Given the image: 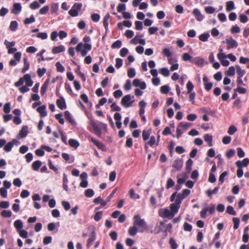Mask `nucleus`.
I'll use <instances>...</instances> for the list:
<instances>
[{
  "label": "nucleus",
  "mask_w": 249,
  "mask_h": 249,
  "mask_svg": "<svg viewBox=\"0 0 249 249\" xmlns=\"http://www.w3.org/2000/svg\"><path fill=\"white\" fill-rule=\"evenodd\" d=\"M21 10V6L19 3H16L13 5V13L18 14Z\"/></svg>",
  "instance_id": "obj_25"
},
{
  "label": "nucleus",
  "mask_w": 249,
  "mask_h": 249,
  "mask_svg": "<svg viewBox=\"0 0 249 249\" xmlns=\"http://www.w3.org/2000/svg\"><path fill=\"white\" fill-rule=\"evenodd\" d=\"M56 104L57 107L61 110L66 108L65 101L63 97H61L60 99H57Z\"/></svg>",
  "instance_id": "obj_8"
},
{
  "label": "nucleus",
  "mask_w": 249,
  "mask_h": 249,
  "mask_svg": "<svg viewBox=\"0 0 249 249\" xmlns=\"http://www.w3.org/2000/svg\"><path fill=\"white\" fill-rule=\"evenodd\" d=\"M191 126V124L190 123L181 122L178 125V126L182 128L184 131H185L188 128L190 127Z\"/></svg>",
  "instance_id": "obj_39"
},
{
  "label": "nucleus",
  "mask_w": 249,
  "mask_h": 249,
  "mask_svg": "<svg viewBox=\"0 0 249 249\" xmlns=\"http://www.w3.org/2000/svg\"><path fill=\"white\" fill-rule=\"evenodd\" d=\"M158 213L159 215L162 218L172 219L174 217L172 213L167 208L160 209Z\"/></svg>",
  "instance_id": "obj_3"
},
{
  "label": "nucleus",
  "mask_w": 249,
  "mask_h": 249,
  "mask_svg": "<svg viewBox=\"0 0 249 249\" xmlns=\"http://www.w3.org/2000/svg\"><path fill=\"white\" fill-rule=\"evenodd\" d=\"M193 14L198 21H200L204 18V17L200 13V10L197 8H195L193 10Z\"/></svg>",
  "instance_id": "obj_10"
},
{
  "label": "nucleus",
  "mask_w": 249,
  "mask_h": 249,
  "mask_svg": "<svg viewBox=\"0 0 249 249\" xmlns=\"http://www.w3.org/2000/svg\"><path fill=\"white\" fill-rule=\"evenodd\" d=\"M169 244L172 249H177L178 247V245L176 241L173 238L170 239Z\"/></svg>",
  "instance_id": "obj_41"
},
{
  "label": "nucleus",
  "mask_w": 249,
  "mask_h": 249,
  "mask_svg": "<svg viewBox=\"0 0 249 249\" xmlns=\"http://www.w3.org/2000/svg\"><path fill=\"white\" fill-rule=\"evenodd\" d=\"M65 50V48L64 46L62 45H60L58 46L53 47L52 49V52L53 54H57L64 52Z\"/></svg>",
  "instance_id": "obj_15"
},
{
  "label": "nucleus",
  "mask_w": 249,
  "mask_h": 249,
  "mask_svg": "<svg viewBox=\"0 0 249 249\" xmlns=\"http://www.w3.org/2000/svg\"><path fill=\"white\" fill-rule=\"evenodd\" d=\"M193 160L189 159H188L186 163V170L187 172V173H189L192 170V166L193 164Z\"/></svg>",
  "instance_id": "obj_27"
},
{
  "label": "nucleus",
  "mask_w": 249,
  "mask_h": 249,
  "mask_svg": "<svg viewBox=\"0 0 249 249\" xmlns=\"http://www.w3.org/2000/svg\"><path fill=\"white\" fill-rule=\"evenodd\" d=\"M150 132L148 130H144L142 131V137L144 141H146L148 139L150 136Z\"/></svg>",
  "instance_id": "obj_48"
},
{
  "label": "nucleus",
  "mask_w": 249,
  "mask_h": 249,
  "mask_svg": "<svg viewBox=\"0 0 249 249\" xmlns=\"http://www.w3.org/2000/svg\"><path fill=\"white\" fill-rule=\"evenodd\" d=\"M46 69L45 68H43L42 69L38 68L37 70V75L39 77H41L46 72Z\"/></svg>",
  "instance_id": "obj_47"
},
{
  "label": "nucleus",
  "mask_w": 249,
  "mask_h": 249,
  "mask_svg": "<svg viewBox=\"0 0 249 249\" xmlns=\"http://www.w3.org/2000/svg\"><path fill=\"white\" fill-rule=\"evenodd\" d=\"M82 7V4L81 3H75L71 8L69 11V15L72 17L78 16V12L81 10Z\"/></svg>",
  "instance_id": "obj_2"
},
{
  "label": "nucleus",
  "mask_w": 249,
  "mask_h": 249,
  "mask_svg": "<svg viewBox=\"0 0 249 249\" xmlns=\"http://www.w3.org/2000/svg\"><path fill=\"white\" fill-rule=\"evenodd\" d=\"M110 108L113 111H120L121 110V107L117 106L115 102L110 105Z\"/></svg>",
  "instance_id": "obj_44"
},
{
  "label": "nucleus",
  "mask_w": 249,
  "mask_h": 249,
  "mask_svg": "<svg viewBox=\"0 0 249 249\" xmlns=\"http://www.w3.org/2000/svg\"><path fill=\"white\" fill-rule=\"evenodd\" d=\"M234 91L238 92L240 94H245L247 92V90L244 88L238 87L236 89H234Z\"/></svg>",
  "instance_id": "obj_52"
},
{
  "label": "nucleus",
  "mask_w": 249,
  "mask_h": 249,
  "mask_svg": "<svg viewBox=\"0 0 249 249\" xmlns=\"http://www.w3.org/2000/svg\"><path fill=\"white\" fill-rule=\"evenodd\" d=\"M41 162L39 160L34 161L32 165L33 169L35 171L38 170L41 165Z\"/></svg>",
  "instance_id": "obj_28"
},
{
  "label": "nucleus",
  "mask_w": 249,
  "mask_h": 249,
  "mask_svg": "<svg viewBox=\"0 0 249 249\" xmlns=\"http://www.w3.org/2000/svg\"><path fill=\"white\" fill-rule=\"evenodd\" d=\"M0 214L2 216L4 217H10L12 216V212L10 211L3 210Z\"/></svg>",
  "instance_id": "obj_45"
},
{
  "label": "nucleus",
  "mask_w": 249,
  "mask_h": 249,
  "mask_svg": "<svg viewBox=\"0 0 249 249\" xmlns=\"http://www.w3.org/2000/svg\"><path fill=\"white\" fill-rule=\"evenodd\" d=\"M129 194L130 195V197L133 199H139L140 198V196L138 194H135V191L133 189H130L129 191Z\"/></svg>",
  "instance_id": "obj_40"
},
{
  "label": "nucleus",
  "mask_w": 249,
  "mask_h": 249,
  "mask_svg": "<svg viewBox=\"0 0 249 249\" xmlns=\"http://www.w3.org/2000/svg\"><path fill=\"white\" fill-rule=\"evenodd\" d=\"M134 100L131 101V95L129 94L124 96L121 100V104L125 108L131 106Z\"/></svg>",
  "instance_id": "obj_4"
},
{
  "label": "nucleus",
  "mask_w": 249,
  "mask_h": 249,
  "mask_svg": "<svg viewBox=\"0 0 249 249\" xmlns=\"http://www.w3.org/2000/svg\"><path fill=\"white\" fill-rule=\"evenodd\" d=\"M210 36V35L208 33H204L199 36V39L203 42L207 41L208 38Z\"/></svg>",
  "instance_id": "obj_33"
},
{
  "label": "nucleus",
  "mask_w": 249,
  "mask_h": 249,
  "mask_svg": "<svg viewBox=\"0 0 249 249\" xmlns=\"http://www.w3.org/2000/svg\"><path fill=\"white\" fill-rule=\"evenodd\" d=\"M237 161L240 162V166L242 167L243 166L246 167L249 164V159L248 158H245L242 161L240 160H238Z\"/></svg>",
  "instance_id": "obj_56"
},
{
  "label": "nucleus",
  "mask_w": 249,
  "mask_h": 249,
  "mask_svg": "<svg viewBox=\"0 0 249 249\" xmlns=\"http://www.w3.org/2000/svg\"><path fill=\"white\" fill-rule=\"evenodd\" d=\"M203 81L204 83V85L205 87V89L207 91H209L212 88L213 83L211 82H208V78L206 76H204L203 77Z\"/></svg>",
  "instance_id": "obj_11"
},
{
  "label": "nucleus",
  "mask_w": 249,
  "mask_h": 249,
  "mask_svg": "<svg viewBox=\"0 0 249 249\" xmlns=\"http://www.w3.org/2000/svg\"><path fill=\"white\" fill-rule=\"evenodd\" d=\"M234 9L235 6L233 1L230 0L226 2V9L227 12L231 11Z\"/></svg>",
  "instance_id": "obj_19"
},
{
  "label": "nucleus",
  "mask_w": 249,
  "mask_h": 249,
  "mask_svg": "<svg viewBox=\"0 0 249 249\" xmlns=\"http://www.w3.org/2000/svg\"><path fill=\"white\" fill-rule=\"evenodd\" d=\"M227 74L231 76L235 74V68L233 66H231L229 68L227 71Z\"/></svg>",
  "instance_id": "obj_57"
},
{
  "label": "nucleus",
  "mask_w": 249,
  "mask_h": 249,
  "mask_svg": "<svg viewBox=\"0 0 249 249\" xmlns=\"http://www.w3.org/2000/svg\"><path fill=\"white\" fill-rule=\"evenodd\" d=\"M170 90V88L167 85H164L160 87V92L163 94H167Z\"/></svg>",
  "instance_id": "obj_49"
},
{
  "label": "nucleus",
  "mask_w": 249,
  "mask_h": 249,
  "mask_svg": "<svg viewBox=\"0 0 249 249\" xmlns=\"http://www.w3.org/2000/svg\"><path fill=\"white\" fill-rule=\"evenodd\" d=\"M96 235L95 231H92L91 233L90 237L88 239L87 241V246L88 248H90L91 246L92 242L95 240Z\"/></svg>",
  "instance_id": "obj_18"
},
{
  "label": "nucleus",
  "mask_w": 249,
  "mask_h": 249,
  "mask_svg": "<svg viewBox=\"0 0 249 249\" xmlns=\"http://www.w3.org/2000/svg\"><path fill=\"white\" fill-rule=\"evenodd\" d=\"M49 83V79H47L46 80L44 84L42 85L41 89H40V93L41 95H44L47 89L48 86V84Z\"/></svg>",
  "instance_id": "obj_22"
},
{
  "label": "nucleus",
  "mask_w": 249,
  "mask_h": 249,
  "mask_svg": "<svg viewBox=\"0 0 249 249\" xmlns=\"http://www.w3.org/2000/svg\"><path fill=\"white\" fill-rule=\"evenodd\" d=\"M110 18V15L109 14H107L104 17L103 19V25L106 29V32H107L108 30V21Z\"/></svg>",
  "instance_id": "obj_26"
},
{
  "label": "nucleus",
  "mask_w": 249,
  "mask_h": 249,
  "mask_svg": "<svg viewBox=\"0 0 249 249\" xmlns=\"http://www.w3.org/2000/svg\"><path fill=\"white\" fill-rule=\"evenodd\" d=\"M175 185V182L172 178H168L167 180L166 188L169 189Z\"/></svg>",
  "instance_id": "obj_60"
},
{
  "label": "nucleus",
  "mask_w": 249,
  "mask_h": 249,
  "mask_svg": "<svg viewBox=\"0 0 249 249\" xmlns=\"http://www.w3.org/2000/svg\"><path fill=\"white\" fill-rule=\"evenodd\" d=\"M143 36L142 35H136L134 38L131 40V43L133 44H137L138 43L144 45L145 44V40L144 39L141 38Z\"/></svg>",
  "instance_id": "obj_6"
},
{
  "label": "nucleus",
  "mask_w": 249,
  "mask_h": 249,
  "mask_svg": "<svg viewBox=\"0 0 249 249\" xmlns=\"http://www.w3.org/2000/svg\"><path fill=\"white\" fill-rule=\"evenodd\" d=\"M23 62H24V66L22 69L21 72L22 73H25L27 70H29L30 67V63L28 61V59L27 57H25L23 58Z\"/></svg>",
  "instance_id": "obj_20"
},
{
  "label": "nucleus",
  "mask_w": 249,
  "mask_h": 249,
  "mask_svg": "<svg viewBox=\"0 0 249 249\" xmlns=\"http://www.w3.org/2000/svg\"><path fill=\"white\" fill-rule=\"evenodd\" d=\"M37 111L39 113L41 117H44L47 116V112L46 111V106L42 105L36 109Z\"/></svg>",
  "instance_id": "obj_16"
},
{
  "label": "nucleus",
  "mask_w": 249,
  "mask_h": 249,
  "mask_svg": "<svg viewBox=\"0 0 249 249\" xmlns=\"http://www.w3.org/2000/svg\"><path fill=\"white\" fill-rule=\"evenodd\" d=\"M184 199L185 198H183V196L181 195V194L179 193L178 194H177L175 203L180 205L182 200Z\"/></svg>",
  "instance_id": "obj_38"
},
{
  "label": "nucleus",
  "mask_w": 249,
  "mask_h": 249,
  "mask_svg": "<svg viewBox=\"0 0 249 249\" xmlns=\"http://www.w3.org/2000/svg\"><path fill=\"white\" fill-rule=\"evenodd\" d=\"M55 66L57 71L60 72H63L64 71L65 68L60 62H57L55 64Z\"/></svg>",
  "instance_id": "obj_37"
},
{
  "label": "nucleus",
  "mask_w": 249,
  "mask_h": 249,
  "mask_svg": "<svg viewBox=\"0 0 249 249\" xmlns=\"http://www.w3.org/2000/svg\"><path fill=\"white\" fill-rule=\"evenodd\" d=\"M28 127L26 125L22 126L19 133V135L21 138H24L27 136L28 133Z\"/></svg>",
  "instance_id": "obj_17"
},
{
  "label": "nucleus",
  "mask_w": 249,
  "mask_h": 249,
  "mask_svg": "<svg viewBox=\"0 0 249 249\" xmlns=\"http://www.w3.org/2000/svg\"><path fill=\"white\" fill-rule=\"evenodd\" d=\"M24 82H25L26 85L27 87H31L33 84V81L31 79V77L29 74H25L23 77Z\"/></svg>",
  "instance_id": "obj_13"
},
{
  "label": "nucleus",
  "mask_w": 249,
  "mask_h": 249,
  "mask_svg": "<svg viewBox=\"0 0 249 249\" xmlns=\"http://www.w3.org/2000/svg\"><path fill=\"white\" fill-rule=\"evenodd\" d=\"M117 10L119 13L124 11L125 10V5L124 3H119L117 7Z\"/></svg>",
  "instance_id": "obj_61"
},
{
  "label": "nucleus",
  "mask_w": 249,
  "mask_h": 249,
  "mask_svg": "<svg viewBox=\"0 0 249 249\" xmlns=\"http://www.w3.org/2000/svg\"><path fill=\"white\" fill-rule=\"evenodd\" d=\"M160 73L164 76L167 77L169 75V71L168 69L162 68L160 70Z\"/></svg>",
  "instance_id": "obj_53"
},
{
  "label": "nucleus",
  "mask_w": 249,
  "mask_h": 249,
  "mask_svg": "<svg viewBox=\"0 0 249 249\" xmlns=\"http://www.w3.org/2000/svg\"><path fill=\"white\" fill-rule=\"evenodd\" d=\"M180 205H178L176 203H173L170 204V211L172 213L173 215L174 216L175 214L177 213L179 209Z\"/></svg>",
  "instance_id": "obj_14"
},
{
  "label": "nucleus",
  "mask_w": 249,
  "mask_h": 249,
  "mask_svg": "<svg viewBox=\"0 0 249 249\" xmlns=\"http://www.w3.org/2000/svg\"><path fill=\"white\" fill-rule=\"evenodd\" d=\"M136 73L135 70L133 68H130L127 71V75L129 78H133L135 76Z\"/></svg>",
  "instance_id": "obj_63"
},
{
  "label": "nucleus",
  "mask_w": 249,
  "mask_h": 249,
  "mask_svg": "<svg viewBox=\"0 0 249 249\" xmlns=\"http://www.w3.org/2000/svg\"><path fill=\"white\" fill-rule=\"evenodd\" d=\"M192 63L197 65H202L203 63V59L197 57L192 59Z\"/></svg>",
  "instance_id": "obj_36"
},
{
  "label": "nucleus",
  "mask_w": 249,
  "mask_h": 249,
  "mask_svg": "<svg viewBox=\"0 0 249 249\" xmlns=\"http://www.w3.org/2000/svg\"><path fill=\"white\" fill-rule=\"evenodd\" d=\"M11 107L10 103H6L3 107V111L5 113L8 114L10 112Z\"/></svg>",
  "instance_id": "obj_58"
},
{
  "label": "nucleus",
  "mask_w": 249,
  "mask_h": 249,
  "mask_svg": "<svg viewBox=\"0 0 249 249\" xmlns=\"http://www.w3.org/2000/svg\"><path fill=\"white\" fill-rule=\"evenodd\" d=\"M182 59L185 61H190L192 62V56L188 53H184L182 55Z\"/></svg>",
  "instance_id": "obj_54"
},
{
  "label": "nucleus",
  "mask_w": 249,
  "mask_h": 249,
  "mask_svg": "<svg viewBox=\"0 0 249 249\" xmlns=\"http://www.w3.org/2000/svg\"><path fill=\"white\" fill-rule=\"evenodd\" d=\"M231 138L230 136H224L222 139V142L225 144H229L231 142Z\"/></svg>",
  "instance_id": "obj_64"
},
{
  "label": "nucleus",
  "mask_w": 249,
  "mask_h": 249,
  "mask_svg": "<svg viewBox=\"0 0 249 249\" xmlns=\"http://www.w3.org/2000/svg\"><path fill=\"white\" fill-rule=\"evenodd\" d=\"M91 141L98 148V149L104 152H106L107 151V149L105 145L102 142L95 140L94 138H91Z\"/></svg>",
  "instance_id": "obj_7"
},
{
  "label": "nucleus",
  "mask_w": 249,
  "mask_h": 249,
  "mask_svg": "<svg viewBox=\"0 0 249 249\" xmlns=\"http://www.w3.org/2000/svg\"><path fill=\"white\" fill-rule=\"evenodd\" d=\"M226 42L227 44V49L236 48L238 46L237 42L231 37L226 39Z\"/></svg>",
  "instance_id": "obj_5"
},
{
  "label": "nucleus",
  "mask_w": 249,
  "mask_h": 249,
  "mask_svg": "<svg viewBox=\"0 0 249 249\" xmlns=\"http://www.w3.org/2000/svg\"><path fill=\"white\" fill-rule=\"evenodd\" d=\"M18 142L16 139H13L12 141L8 142L4 147V150L6 152H9L11 150L14 144Z\"/></svg>",
  "instance_id": "obj_12"
},
{
  "label": "nucleus",
  "mask_w": 249,
  "mask_h": 249,
  "mask_svg": "<svg viewBox=\"0 0 249 249\" xmlns=\"http://www.w3.org/2000/svg\"><path fill=\"white\" fill-rule=\"evenodd\" d=\"M122 44V41L120 40H117L112 44L111 47L112 49H119L121 47Z\"/></svg>",
  "instance_id": "obj_35"
},
{
  "label": "nucleus",
  "mask_w": 249,
  "mask_h": 249,
  "mask_svg": "<svg viewBox=\"0 0 249 249\" xmlns=\"http://www.w3.org/2000/svg\"><path fill=\"white\" fill-rule=\"evenodd\" d=\"M231 32L232 34L238 33L240 32V29L237 25H235L231 27Z\"/></svg>",
  "instance_id": "obj_62"
},
{
  "label": "nucleus",
  "mask_w": 249,
  "mask_h": 249,
  "mask_svg": "<svg viewBox=\"0 0 249 249\" xmlns=\"http://www.w3.org/2000/svg\"><path fill=\"white\" fill-rule=\"evenodd\" d=\"M137 231V227L134 225L129 228L128 230V233L131 236H134L136 234Z\"/></svg>",
  "instance_id": "obj_31"
},
{
  "label": "nucleus",
  "mask_w": 249,
  "mask_h": 249,
  "mask_svg": "<svg viewBox=\"0 0 249 249\" xmlns=\"http://www.w3.org/2000/svg\"><path fill=\"white\" fill-rule=\"evenodd\" d=\"M94 192L91 189H88L85 192V195L88 197H91L93 196Z\"/></svg>",
  "instance_id": "obj_43"
},
{
  "label": "nucleus",
  "mask_w": 249,
  "mask_h": 249,
  "mask_svg": "<svg viewBox=\"0 0 249 249\" xmlns=\"http://www.w3.org/2000/svg\"><path fill=\"white\" fill-rule=\"evenodd\" d=\"M183 166V160L181 159H176L173 163V167L177 170H180Z\"/></svg>",
  "instance_id": "obj_9"
},
{
  "label": "nucleus",
  "mask_w": 249,
  "mask_h": 249,
  "mask_svg": "<svg viewBox=\"0 0 249 249\" xmlns=\"http://www.w3.org/2000/svg\"><path fill=\"white\" fill-rule=\"evenodd\" d=\"M64 115L66 119L71 124H74V121L73 120L71 116V114L69 111H65Z\"/></svg>",
  "instance_id": "obj_32"
},
{
  "label": "nucleus",
  "mask_w": 249,
  "mask_h": 249,
  "mask_svg": "<svg viewBox=\"0 0 249 249\" xmlns=\"http://www.w3.org/2000/svg\"><path fill=\"white\" fill-rule=\"evenodd\" d=\"M40 7V4L37 1H34L30 5V7L33 10L38 8Z\"/></svg>",
  "instance_id": "obj_59"
},
{
  "label": "nucleus",
  "mask_w": 249,
  "mask_h": 249,
  "mask_svg": "<svg viewBox=\"0 0 249 249\" xmlns=\"http://www.w3.org/2000/svg\"><path fill=\"white\" fill-rule=\"evenodd\" d=\"M134 224L137 227L139 228V231L143 232V231L147 228V224L144 219L141 218L139 215H136L133 217Z\"/></svg>",
  "instance_id": "obj_1"
},
{
  "label": "nucleus",
  "mask_w": 249,
  "mask_h": 249,
  "mask_svg": "<svg viewBox=\"0 0 249 249\" xmlns=\"http://www.w3.org/2000/svg\"><path fill=\"white\" fill-rule=\"evenodd\" d=\"M227 213L230 214L232 215H235L236 214V212L234 210L233 207L229 206L227 208Z\"/></svg>",
  "instance_id": "obj_50"
},
{
  "label": "nucleus",
  "mask_w": 249,
  "mask_h": 249,
  "mask_svg": "<svg viewBox=\"0 0 249 249\" xmlns=\"http://www.w3.org/2000/svg\"><path fill=\"white\" fill-rule=\"evenodd\" d=\"M235 164L238 168L237 170V176L238 177V178H240L243 175V170L242 169V167L240 166V162H239V161H236L235 162Z\"/></svg>",
  "instance_id": "obj_21"
},
{
  "label": "nucleus",
  "mask_w": 249,
  "mask_h": 249,
  "mask_svg": "<svg viewBox=\"0 0 249 249\" xmlns=\"http://www.w3.org/2000/svg\"><path fill=\"white\" fill-rule=\"evenodd\" d=\"M237 130V129L236 127H235L234 125H231L228 130V133L230 135H233L234 134Z\"/></svg>",
  "instance_id": "obj_42"
},
{
  "label": "nucleus",
  "mask_w": 249,
  "mask_h": 249,
  "mask_svg": "<svg viewBox=\"0 0 249 249\" xmlns=\"http://www.w3.org/2000/svg\"><path fill=\"white\" fill-rule=\"evenodd\" d=\"M18 23L17 21L13 20L10 23L9 29L12 32H15L18 28Z\"/></svg>",
  "instance_id": "obj_30"
},
{
  "label": "nucleus",
  "mask_w": 249,
  "mask_h": 249,
  "mask_svg": "<svg viewBox=\"0 0 249 249\" xmlns=\"http://www.w3.org/2000/svg\"><path fill=\"white\" fill-rule=\"evenodd\" d=\"M204 139L206 142L208 143L209 146H212L213 145V136L209 134H205L204 136Z\"/></svg>",
  "instance_id": "obj_23"
},
{
  "label": "nucleus",
  "mask_w": 249,
  "mask_h": 249,
  "mask_svg": "<svg viewBox=\"0 0 249 249\" xmlns=\"http://www.w3.org/2000/svg\"><path fill=\"white\" fill-rule=\"evenodd\" d=\"M35 21V18L33 15H32L29 18H26L24 21L25 24H29L30 23L34 22Z\"/></svg>",
  "instance_id": "obj_51"
},
{
  "label": "nucleus",
  "mask_w": 249,
  "mask_h": 249,
  "mask_svg": "<svg viewBox=\"0 0 249 249\" xmlns=\"http://www.w3.org/2000/svg\"><path fill=\"white\" fill-rule=\"evenodd\" d=\"M69 145L74 148H77L79 146V143L77 141L74 139H70L69 141Z\"/></svg>",
  "instance_id": "obj_34"
},
{
  "label": "nucleus",
  "mask_w": 249,
  "mask_h": 249,
  "mask_svg": "<svg viewBox=\"0 0 249 249\" xmlns=\"http://www.w3.org/2000/svg\"><path fill=\"white\" fill-rule=\"evenodd\" d=\"M194 85L191 81H189L186 85V88L187 90V93H189L192 92L194 89Z\"/></svg>",
  "instance_id": "obj_46"
},
{
  "label": "nucleus",
  "mask_w": 249,
  "mask_h": 249,
  "mask_svg": "<svg viewBox=\"0 0 249 249\" xmlns=\"http://www.w3.org/2000/svg\"><path fill=\"white\" fill-rule=\"evenodd\" d=\"M232 221H233V222L234 224L233 228L235 230L237 229L239 227V223H240L239 219L237 217H233L232 219Z\"/></svg>",
  "instance_id": "obj_55"
},
{
  "label": "nucleus",
  "mask_w": 249,
  "mask_h": 249,
  "mask_svg": "<svg viewBox=\"0 0 249 249\" xmlns=\"http://www.w3.org/2000/svg\"><path fill=\"white\" fill-rule=\"evenodd\" d=\"M14 226L18 231L20 230L23 228V223L21 220H17L14 222Z\"/></svg>",
  "instance_id": "obj_29"
},
{
  "label": "nucleus",
  "mask_w": 249,
  "mask_h": 249,
  "mask_svg": "<svg viewBox=\"0 0 249 249\" xmlns=\"http://www.w3.org/2000/svg\"><path fill=\"white\" fill-rule=\"evenodd\" d=\"M236 71L238 75L237 77L242 78L246 73L245 70L242 69L239 65H236Z\"/></svg>",
  "instance_id": "obj_24"
}]
</instances>
